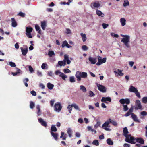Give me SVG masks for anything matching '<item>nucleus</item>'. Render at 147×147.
I'll return each mask as SVG.
<instances>
[{"instance_id": "nucleus-1", "label": "nucleus", "mask_w": 147, "mask_h": 147, "mask_svg": "<svg viewBox=\"0 0 147 147\" xmlns=\"http://www.w3.org/2000/svg\"><path fill=\"white\" fill-rule=\"evenodd\" d=\"M123 133L124 136L126 137L125 141L130 143H134V142H132L134 140V137L132 136L131 134H127L128 131L127 127L123 128Z\"/></svg>"}, {"instance_id": "nucleus-2", "label": "nucleus", "mask_w": 147, "mask_h": 147, "mask_svg": "<svg viewBox=\"0 0 147 147\" xmlns=\"http://www.w3.org/2000/svg\"><path fill=\"white\" fill-rule=\"evenodd\" d=\"M75 76L77 78V80L80 82L81 80V78H86L87 77V74L86 72L77 71L75 74Z\"/></svg>"}, {"instance_id": "nucleus-3", "label": "nucleus", "mask_w": 147, "mask_h": 147, "mask_svg": "<svg viewBox=\"0 0 147 147\" xmlns=\"http://www.w3.org/2000/svg\"><path fill=\"white\" fill-rule=\"evenodd\" d=\"M122 36H123L121 40V41L123 43L125 46L129 48L130 47V45L129 43L130 42V37L128 35H121Z\"/></svg>"}, {"instance_id": "nucleus-4", "label": "nucleus", "mask_w": 147, "mask_h": 147, "mask_svg": "<svg viewBox=\"0 0 147 147\" xmlns=\"http://www.w3.org/2000/svg\"><path fill=\"white\" fill-rule=\"evenodd\" d=\"M61 104L59 102L56 103L54 106V110L58 112H59L62 109Z\"/></svg>"}, {"instance_id": "nucleus-5", "label": "nucleus", "mask_w": 147, "mask_h": 147, "mask_svg": "<svg viewBox=\"0 0 147 147\" xmlns=\"http://www.w3.org/2000/svg\"><path fill=\"white\" fill-rule=\"evenodd\" d=\"M134 140H132V142H134V143H131L132 144H135L136 143V142L135 141V140L136 141V142H138L140 144H144V140L141 138H134Z\"/></svg>"}, {"instance_id": "nucleus-6", "label": "nucleus", "mask_w": 147, "mask_h": 147, "mask_svg": "<svg viewBox=\"0 0 147 147\" xmlns=\"http://www.w3.org/2000/svg\"><path fill=\"white\" fill-rule=\"evenodd\" d=\"M106 58H103L102 59V57L100 56H98V62L96 63V65H101L103 63H105L106 62Z\"/></svg>"}, {"instance_id": "nucleus-7", "label": "nucleus", "mask_w": 147, "mask_h": 147, "mask_svg": "<svg viewBox=\"0 0 147 147\" xmlns=\"http://www.w3.org/2000/svg\"><path fill=\"white\" fill-rule=\"evenodd\" d=\"M142 108V106L141 105V102L139 100H136L135 102V105L134 107V109L135 110L141 109Z\"/></svg>"}, {"instance_id": "nucleus-8", "label": "nucleus", "mask_w": 147, "mask_h": 147, "mask_svg": "<svg viewBox=\"0 0 147 147\" xmlns=\"http://www.w3.org/2000/svg\"><path fill=\"white\" fill-rule=\"evenodd\" d=\"M97 86L98 90L102 92H105L106 91V88L103 85L97 84Z\"/></svg>"}, {"instance_id": "nucleus-9", "label": "nucleus", "mask_w": 147, "mask_h": 147, "mask_svg": "<svg viewBox=\"0 0 147 147\" xmlns=\"http://www.w3.org/2000/svg\"><path fill=\"white\" fill-rule=\"evenodd\" d=\"M119 102L121 104L125 105L124 104L125 103L126 105H128L130 103V100L128 98L122 99L119 100Z\"/></svg>"}, {"instance_id": "nucleus-10", "label": "nucleus", "mask_w": 147, "mask_h": 147, "mask_svg": "<svg viewBox=\"0 0 147 147\" xmlns=\"http://www.w3.org/2000/svg\"><path fill=\"white\" fill-rule=\"evenodd\" d=\"M100 6V4L98 1H97V3L96 2L92 3H91L90 6L92 9H94L95 8H98Z\"/></svg>"}, {"instance_id": "nucleus-11", "label": "nucleus", "mask_w": 147, "mask_h": 147, "mask_svg": "<svg viewBox=\"0 0 147 147\" xmlns=\"http://www.w3.org/2000/svg\"><path fill=\"white\" fill-rule=\"evenodd\" d=\"M131 117L134 121L140 123V121L138 119L137 116L134 113L131 114Z\"/></svg>"}, {"instance_id": "nucleus-12", "label": "nucleus", "mask_w": 147, "mask_h": 147, "mask_svg": "<svg viewBox=\"0 0 147 147\" xmlns=\"http://www.w3.org/2000/svg\"><path fill=\"white\" fill-rule=\"evenodd\" d=\"M101 101L102 102H104L105 103H107L108 102L107 101L110 102L111 101V99L110 97H103L101 100Z\"/></svg>"}, {"instance_id": "nucleus-13", "label": "nucleus", "mask_w": 147, "mask_h": 147, "mask_svg": "<svg viewBox=\"0 0 147 147\" xmlns=\"http://www.w3.org/2000/svg\"><path fill=\"white\" fill-rule=\"evenodd\" d=\"M38 121L39 122L41 123V125L45 127L47 126V123L41 118H39L38 119Z\"/></svg>"}, {"instance_id": "nucleus-14", "label": "nucleus", "mask_w": 147, "mask_h": 147, "mask_svg": "<svg viewBox=\"0 0 147 147\" xmlns=\"http://www.w3.org/2000/svg\"><path fill=\"white\" fill-rule=\"evenodd\" d=\"M89 61L91 62V64H95L97 61L96 58H93L90 56L88 58Z\"/></svg>"}, {"instance_id": "nucleus-15", "label": "nucleus", "mask_w": 147, "mask_h": 147, "mask_svg": "<svg viewBox=\"0 0 147 147\" xmlns=\"http://www.w3.org/2000/svg\"><path fill=\"white\" fill-rule=\"evenodd\" d=\"M133 107H132L130 108L128 112L124 116L126 117L129 116L130 115H131V114L133 112Z\"/></svg>"}, {"instance_id": "nucleus-16", "label": "nucleus", "mask_w": 147, "mask_h": 147, "mask_svg": "<svg viewBox=\"0 0 147 147\" xmlns=\"http://www.w3.org/2000/svg\"><path fill=\"white\" fill-rule=\"evenodd\" d=\"M46 26V22L45 21L41 22V26L43 30H45Z\"/></svg>"}, {"instance_id": "nucleus-17", "label": "nucleus", "mask_w": 147, "mask_h": 147, "mask_svg": "<svg viewBox=\"0 0 147 147\" xmlns=\"http://www.w3.org/2000/svg\"><path fill=\"white\" fill-rule=\"evenodd\" d=\"M52 136L53 137L54 139L55 140L57 141L58 140V134L57 133H54L52 132H50Z\"/></svg>"}, {"instance_id": "nucleus-18", "label": "nucleus", "mask_w": 147, "mask_h": 147, "mask_svg": "<svg viewBox=\"0 0 147 147\" xmlns=\"http://www.w3.org/2000/svg\"><path fill=\"white\" fill-rule=\"evenodd\" d=\"M20 49L23 55H26L28 51V48H27L25 49H24L22 47H21Z\"/></svg>"}, {"instance_id": "nucleus-19", "label": "nucleus", "mask_w": 147, "mask_h": 147, "mask_svg": "<svg viewBox=\"0 0 147 147\" xmlns=\"http://www.w3.org/2000/svg\"><path fill=\"white\" fill-rule=\"evenodd\" d=\"M11 19L12 22V26L13 27H16L17 26V24L15 19L13 18H12Z\"/></svg>"}, {"instance_id": "nucleus-20", "label": "nucleus", "mask_w": 147, "mask_h": 147, "mask_svg": "<svg viewBox=\"0 0 147 147\" xmlns=\"http://www.w3.org/2000/svg\"><path fill=\"white\" fill-rule=\"evenodd\" d=\"M110 122L109 119L107 121L102 125V127L104 128V127H109L110 126L109 125V124L110 123Z\"/></svg>"}, {"instance_id": "nucleus-21", "label": "nucleus", "mask_w": 147, "mask_h": 147, "mask_svg": "<svg viewBox=\"0 0 147 147\" xmlns=\"http://www.w3.org/2000/svg\"><path fill=\"white\" fill-rule=\"evenodd\" d=\"M129 91L133 92H135L137 91V89L135 87L133 86H130V88L129 89Z\"/></svg>"}, {"instance_id": "nucleus-22", "label": "nucleus", "mask_w": 147, "mask_h": 147, "mask_svg": "<svg viewBox=\"0 0 147 147\" xmlns=\"http://www.w3.org/2000/svg\"><path fill=\"white\" fill-rule=\"evenodd\" d=\"M96 14L99 16H101V17H104L105 15L100 10H96Z\"/></svg>"}, {"instance_id": "nucleus-23", "label": "nucleus", "mask_w": 147, "mask_h": 147, "mask_svg": "<svg viewBox=\"0 0 147 147\" xmlns=\"http://www.w3.org/2000/svg\"><path fill=\"white\" fill-rule=\"evenodd\" d=\"M120 22L122 26H124L126 24V20L124 18H121L120 19Z\"/></svg>"}, {"instance_id": "nucleus-24", "label": "nucleus", "mask_w": 147, "mask_h": 147, "mask_svg": "<svg viewBox=\"0 0 147 147\" xmlns=\"http://www.w3.org/2000/svg\"><path fill=\"white\" fill-rule=\"evenodd\" d=\"M117 71H118L117 72L116 71H114V72L115 74H118V75L121 76H123V75L124 74L122 73V71L121 70H120L119 69H117Z\"/></svg>"}, {"instance_id": "nucleus-25", "label": "nucleus", "mask_w": 147, "mask_h": 147, "mask_svg": "<svg viewBox=\"0 0 147 147\" xmlns=\"http://www.w3.org/2000/svg\"><path fill=\"white\" fill-rule=\"evenodd\" d=\"M66 134H65L64 132H61V135L60 137L61 138H62L63 140H66Z\"/></svg>"}, {"instance_id": "nucleus-26", "label": "nucleus", "mask_w": 147, "mask_h": 147, "mask_svg": "<svg viewBox=\"0 0 147 147\" xmlns=\"http://www.w3.org/2000/svg\"><path fill=\"white\" fill-rule=\"evenodd\" d=\"M59 76L62 77V79L64 80H65V78H67V76L62 72L60 73Z\"/></svg>"}, {"instance_id": "nucleus-27", "label": "nucleus", "mask_w": 147, "mask_h": 147, "mask_svg": "<svg viewBox=\"0 0 147 147\" xmlns=\"http://www.w3.org/2000/svg\"><path fill=\"white\" fill-rule=\"evenodd\" d=\"M33 30L32 28L30 27H27L26 28V34H27L28 33H30Z\"/></svg>"}, {"instance_id": "nucleus-28", "label": "nucleus", "mask_w": 147, "mask_h": 147, "mask_svg": "<svg viewBox=\"0 0 147 147\" xmlns=\"http://www.w3.org/2000/svg\"><path fill=\"white\" fill-rule=\"evenodd\" d=\"M80 35L82 38L83 41L84 42L87 39L86 34H83L82 33H81L80 34Z\"/></svg>"}, {"instance_id": "nucleus-29", "label": "nucleus", "mask_w": 147, "mask_h": 147, "mask_svg": "<svg viewBox=\"0 0 147 147\" xmlns=\"http://www.w3.org/2000/svg\"><path fill=\"white\" fill-rule=\"evenodd\" d=\"M107 144L109 145H112L113 144V141L110 138L107 139Z\"/></svg>"}, {"instance_id": "nucleus-30", "label": "nucleus", "mask_w": 147, "mask_h": 147, "mask_svg": "<svg viewBox=\"0 0 147 147\" xmlns=\"http://www.w3.org/2000/svg\"><path fill=\"white\" fill-rule=\"evenodd\" d=\"M54 86L53 84H51L50 82H49L47 84V87L48 89L51 90L52 89Z\"/></svg>"}, {"instance_id": "nucleus-31", "label": "nucleus", "mask_w": 147, "mask_h": 147, "mask_svg": "<svg viewBox=\"0 0 147 147\" xmlns=\"http://www.w3.org/2000/svg\"><path fill=\"white\" fill-rule=\"evenodd\" d=\"M67 133L69 135V137H71L72 136V131L70 128H68L67 131Z\"/></svg>"}, {"instance_id": "nucleus-32", "label": "nucleus", "mask_w": 147, "mask_h": 147, "mask_svg": "<svg viewBox=\"0 0 147 147\" xmlns=\"http://www.w3.org/2000/svg\"><path fill=\"white\" fill-rule=\"evenodd\" d=\"M51 132H55L57 131V129L56 127L54 125H52L51 127Z\"/></svg>"}, {"instance_id": "nucleus-33", "label": "nucleus", "mask_w": 147, "mask_h": 147, "mask_svg": "<svg viewBox=\"0 0 147 147\" xmlns=\"http://www.w3.org/2000/svg\"><path fill=\"white\" fill-rule=\"evenodd\" d=\"M129 3L128 0H124V3H123V5L124 7H126L129 6Z\"/></svg>"}, {"instance_id": "nucleus-34", "label": "nucleus", "mask_w": 147, "mask_h": 147, "mask_svg": "<svg viewBox=\"0 0 147 147\" xmlns=\"http://www.w3.org/2000/svg\"><path fill=\"white\" fill-rule=\"evenodd\" d=\"M109 119L111 121L110 122V123H111L113 125L115 126H117V124L116 122L115 121L113 120H111L110 118H109Z\"/></svg>"}, {"instance_id": "nucleus-35", "label": "nucleus", "mask_w": 147, "mask_h": 147, "mask_svg": "<svg viewBox=\"0 0 147 147\" xmlns=\"http://www.w3.org/2000/svg\"><path fill=\"white\" fill-rule=\"evenodd\" d=\"M29 81V79L28 78H25L23 80V82L25 86L26 87L28 86V84L27 82H28Z\"/></svg>"}, {"instance_id": "nucleus-36", "label": "nucleus", "mask_w": 147, "mask_h": 147, "mask_svg": "<svg viewBox=\"0 0 147 147\" xmlns=\"http://www.w3.org/2000/svg\"><path fill=\"white\" fill-rule=\"evenodd\" d=\"M41 68L43 69H45V68H48L47 65L46 63H43L41 65Z\"/></svg>"}, {"instance_id": "nucleus-37", "label": "nucleus", "mask_w": 147, "mask_h": 147, "mask_svg": "<svg viewBox=\"0 0 147 147\" xmlns=\"http://www.w3.org/2000/svg\"><path fill=\"white\" fill-rule=\"evenodd\" d=\"M35 107V104L32 101L30 102V107L31 109H33Z\"/></svg>"}, {"instance_id": "nucleus-38", "label": "nucleus", "mask_w": 147, "mask_h": 147, "mask_svg": "<svg viewBox=\"0 0 147 147\" xmlns=\"http://www.w3.org/2000/svg\"><path fill=\"white\" fill-rule=\"evenodd\" d=\"M123 110L124 111H126L128 110L127 105H123Z\"/></svg>"}, {"instance_id": "nucleus-39", "label": "nucleus", "mask_w": 147, "mask_h": 147, "mask_svg": "<svg viewBox=\"0 0 147 147\" xmlns=\"http://www.w3.org/2000/svg\"><path fill=\"white\" fill-rule=\"evenodd\" d=\"M48 55L49 57H52L53 55H54V52L53 51H49L48 52Z\"/></svg>"}, {"instance_id": "nucleus-40", "label": "nucleus", "mask_w": 147, "mask_h": 147, "mask_svg": "<svg viewBox=\"0 0 147 147\" xmlns=\"http://www.w3.org/2000/svg\"><path fill=\"white\" fill-rule=\"evenodd\" d=\"M80 89L83 92H85L86 91V90L84 86L82 85L80 86Z\"/></svg>"}, {"instance_id": "nucleus-41", "label": "nucleus", "mask_w": 147, "mask_h": 147, "mask_svg": "<svg viewBox=\"0 0 147 147\" xmlns=\"http://www.w3.org/2000/svg\"><path fill=\"white\" fill-rule=\"evenodd\" d=\"M142 102L145 104L147 103V97H143L142 99Z\"/></svg>"}, {"instance_id": "nucleus-42", "label": "nucleus", "mask_w": 147, "mask_h": 147, "mask_svg": "<svg viewBox=\"0 0 147 147\" xmlns=\"http://www.w3.org/2000/svg\"><path fill=\"white\" fill-rule=\"evenodd\" d=\"M69 81L71 82H75L74 77V76H70L69 77Z\"/></svg>"}, {"instance_id": "nucleus-43", "label": "nucleus", "mask_w": 147, "mask_h": 147, "mask_svg": "<svg viewBox=\"0 0 147 147\" xmlns=\"http://www.w3.org/2000/svg\"><path fill=\"white\" fill-rule=\"evenodd\" d=\"M89 96L92 97H93L95 94L93 92L91 91L90 90L89 92Z\"/></svg>"}, {"instance_id": "nucleus-44", "label": "nucleus", "mask_w": 147, "mask_h": 147, "mask_svg": "<svg viewBox=\"0 0 147 147\" xmlns=\"http://www.w3.org/2000/svg\"><path fill=\"white\" fill-rule=\"evenodd\" d=\"M72 106L76 110H79V109L78 106L76 104H72Z\"/></svg>"}, {"instance_id": "nucleus-45", "label": "nucleus", "mask_w": 147, "mask_h": 147, "mask_svg": "<svg viewBox=\"0 0 147 147\" xmlns=\"http://www.w3.org/2000/svg\"><path fill=\"white\" fill-rule=\"evenodd\" d=\"M64 72L66 74L70 73L71 72V71L68 69H65L63 70Z\"/></svg>"}, {"instance_id": "nucleus-46", "label": "nucleus", "mask_w": 147, "mask_h": 147, "mask_svg": "<svg viewBox=\"0 0 147 147\" xmlns=\"http://www.w3.org/2000/svg\"><path fill=\"white\" fill-rule=\"evenodd\" d=\"M92 144L96 146H98L99 145V142L98 140H94L92 142Z\"/></svg>"}, {"instance_id": "nucleus-47", "label": "nucleus", "mask_w": 147, "mask_h": 147, "mask_svg": "<svg viewBox=\"0 0 147 147\" xmlns=\"http://www.w3.org/2000/svg\"><path fill=\"white\" fill-rule=\"evenodd\" d=\"M10 65L12 67H16L15 63L12 62H10L9 63Z\"/></svg>"}, {"instance_id": "nucleus-48", "label": "nucleus", "mask_w": 147, "mask_h": 147, "mask_svg": "<svg viewBox=\"0 0 147 147\" xmlns=\"http://www.w3.org/2000/svg\"><path fill=\"white\" fill-rule=\"evenodd\" d=\"M67 42L66 41H65L62 42V48H64L65 46H66V44L67 43Z\"/></svg>"}, {"instance_id": "nucleus-49", "label": "nucleus", "mask_w": 147, "mask_h": 147, "mask_svg": "<svg viewBox=\"0 0 147 147\" xmlns=\"http://www.w3.org/2000/svg\"><path fill=\"white\" fill-rule=\"evenodd\" d=\"M136 95L139 98H140L141 97L140 95V93L138 92V90L136 91L135 92Z\"/></svg>"}, {"instance_id": "nucleus-50", "label": "nucleus", "mask_w": 147, "mask_h": 147, "mask_svg": "<svg viewBox=\"0 0 147 147\" xmlns=\"http://www.w3.org/2000/svg\"><path fill=\"white\" fill-rule=\"evenodd\" d=\"M18 15L21 16L22 17H24L25 16V14L22 12H20L19 13Z\"/></svg>"}, {"instance_id": "nucleus-51", "label": "nucleus", "mask_w": 147, "mask_h": 147, "mask_svg": "<svg viewBox=\"0 0 147 147\" xmlns=\"http://www.w3.org/2000/svg\"><path fill=\"white\" fill-rule=\"evenodd\" d=\"M82 49L84 51H86L88 49V47L85 45L82 46Z\"/></svg>"}, {"instance_id": "nucleus-52", "label": "nucleus", "mask_w": 147, "mask_h": 147, "mask_svg": "<svg viewBox=\"0 0 147 147\" xmlns=\"http://www.w3.org/2000/svg\"><path fill=\"white\" fill-rule=\"evenodd\" d=\"M140 114L142 116H145L147 115V112L145 111H143L140 113Z\"/></svg>"}, {"instance_id": "nucleus-53", "label": "nucleus", "mask_w": 147, "mask_h": 147, "mask_svg": "<svg viewBox=\"0 0 147 147\" xmlns=\"http://www.w3.org/2000/svg\"><path fill=\"white\" fill-rule=\"evenodd\" d=\"M100 122L99 121H98V122H97L96 124L94 126V127L95 128H97L100 125Z\"/></svg>"}, {"instance_id": "nucleus-54", "label": "nucleus", "mask_w": 147, "mask_h": 147, "mask_svg": "<svg viewBox=\"0 0 147 147\" xmlns=\"http://www.w3.org/2000/svg\"><path fill=\"white\" fill-rule=\"evenodd\" d=\"M102 26L104 29H105L107 27L109 26V24H106L105 23H103L102 24Z\"/></svg>"}, {"instance_id": "nucleus-55", "label": "nucleus", "mask_w": 147, "mask_h": 147, "mask_svg": "<svg viewBox=\"0 0 147 147\" xmlns=\"http://www.w3.org/2000/svg\"><path fill=\"white\" fill-rule=\"evenodd\" d=\"M35 28L36 30L37 31L39 30L40 29L39 26L38 24H36L35 25Z\"/></svg>"}, {"instance_id": "nucleus-56", "label": "nucleus", "mask_w": 147, "mask_h": 147, "mask_svg": "<svg viewBox=\"0 0 147 147\" xmlns=\"http://www.w3.org/2000/svg\"><path fill=\"white\" fill-rule=\"evenodd\" d=\"M30 93L32 94V95L33 96H35L36 95V92L34 90L31 91Z\"/></svg>"}, {"instance_id": "nucleus-57", "label": "nucleus", "mask_w": 147, "mask_h": 147, "mask_svg": "<svg viewBox=\"0 0 147 147\" xmlns=\"http://www.w3.org/2000/svg\"><path fill=\"white\" fill-rule=\"evenodd\" d=\"M69 59V57L67 54H65L64 55V61H66Z\"/></svg>"}, {"instance_id": "nucleus-58", "label": "nucleus", "mask_w": 147, "mask_h": 147, "mask_svg": "<svg viewBox=\"0 0 147 147\" xmlns=\"http://www.w3.org/2000/svg\"><path fill=\"white\" fill-rule=\"evenodd\" d=\"M58 64L60 66H63V63L62 61H59L58 62Z\"/></svg>"}, {"instance_id": "nucleus-59", "label": "nucleus", "mask_w": 147, "mask_h": 147, "mask_svg": "<svg viewBox=\"0 0 147 147\" xmlns=\"http://www.w3.org/2000/svg\"><path fill=\"white\" fill-rule=\"evenodd\" d=\"M73 106H72V104L71 105H69L67 107V108L69 110H70V111H72V108Z\"/></svg>"}, {"instance_id": "nucleus-60", "label": "nucleus", "mask_w": 147, "mask_h": 147, "mask_svg": "<svg viewBox=\"0 0 147 147\" xmlns=\"http://www.w3.org/2000/svg\"><path fill=\"white\" fill-rule=\"evenodd\" d=\"M29 71L31 73H32L33 71V69L31 66H29Z\"/></svg>"}, {"instance_id": "nucleus-61", "label": "nucleus", "mask_w": 147, "mask_h": 147, "mask_svg": "<svg viewBox=\"0 0 147 147\" xmlns=\"http://www.w3.org/2000/svg\"><path fill=\"white\" fill-rule=\"evenodd\" d=\"M66 31H67L66 32V33L67 34H70L71 33V31L70 29H68V28H67L66 29Z\"/></svg>"}, {"instance_id": "nucleus-62", "label": "nucleus", "mask_w": 147, "mask_h": 147, "mask_svg": "<svg viewBox=\"0 0 147 147\" xmlns=\"http://www.w3.org/2000/svg\"><path fill=\"white\" fill-rule=\"evenodd\" d=\"M39 87L42 89H44L45 88V86L42 83H41L39 84Z\"/></svg>"}, {"instance_id": "nucleus-63", "label": "nucleus", "mask_w": 147, "mask_h": 147, "mask_svg": "<svg viewBox=\"0 0 147 147\" xmlns=\"http://www.w3.org/2000/svg\"><path fill=\"white\" fill-rule=\"evenodd\" d=\"M124 147H130V145L128 144L125 143L123 145Z\"/></svg>"}, {"instance_id": "nucleus-64", "label": "nucleus", "mask_w": 147, "mask_h": 147, "mask_svg": "<svg viewBox=\"0 0 147 147\" xmlns=\"http://www.w3.org/2000/svg\"><path fill=\"white\" fill-rule=\"evenodd\" d=\"M78 122L82 124L83 122V119L82 118H79L78 119Z\"/></svg>"}]
</instances>
